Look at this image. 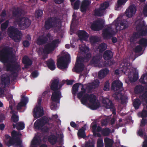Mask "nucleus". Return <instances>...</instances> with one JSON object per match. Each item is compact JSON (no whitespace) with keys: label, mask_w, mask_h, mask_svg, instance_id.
<instances>
[{"label":"nucleus","mask_w":147,"mask_h":147,"mask_svg":"<svg viewBox=\"0 0 147 147\" xmlns=\"http://www.w3.org/2000/svg\"><path fill=\"white\" fill-rule=\"evenodd\" d=\"M12 49L11 48L8 46H5L0 51V61L4 63H7L5 65L7 71H10L13 75L15 74L16 72H18L20 68V65L17 62L13 63L15 58L13 56L11 57V63H8L9 56L13 53Z\"/></svg>","instance_id":"1"},{"label":"nucleus","mask_w":147,"mask_h":147,"mask_svg":"<svg viewBox=\"0 0 147 147\" xmlns=\"http://www.w3.org/2000/svg\"><path fill=\"white\" fill-rule=\"evenodd\" d=\"M136 31L133 33L132 36L130 38V41L132 42L135 39L141 37V36H145L147 33V25H146L144 21L138 24L136 26Z\"/></svg>","instance_id":"2"},{"label":"nucleus","mask_w":147,"mask_h":147,"mask_svg":"<svg viewBox=\"0 0 147 147\" xmlns=\"http://www.w3.org/2000/svg\"><path fill=\"white\" fill-rule=\"evenodd\" d=\"M7 34L15 42L20 41L21 39L22 34L21 31L13 26L8 27Z\"/></svg>","instance_id":"3"},{"label":"nucleus","mask_w":147,"mask_h":147,"mask_svg":"<svg viewBox=\"0 0 147 147\" xmlns=\"http://www.w3.org/2000/svg\"><path fill=\"white\" fill-rule=\"evenodd\" d=\"M61 23L60 18L56 17L48 18L45 22L44 27L46 30L57 27Z\"/></svg>","instance_id":"4"},{"label":"nucleus","mask_w":147,"mask_h":147,"mask_svg":"<svg viewBox=\"0 0 147 147\" xmlns=\"http://www.w3.org/2000/svg\"><path fill=\"white\" fill-rule=\"evenodd\" d=\"M70 55L68 54L60 57L57 60V66L60 69H63L68 66V64L70 62Z\"/></svg>","instance_id":"5"},{"label":"nucleus","mask_w":147,"mask_h":147,"mask_svg":"<svg viewBox=\"0 0 147 147\" xmlns=\"http://www.w3.org/2000/svg\"><path fill=\"white\" fill-rule=\"evenodd\" d=\"M59 39H55L53 40L51 42L46 44L44 47L43 51L44 53L49 54L54 51L58 46L57 44L59 43Z\"/></svg>","instance_id":"6"},{"label":"nucleus","mask_w":147,"mask_h":147,"mask_svg":"<svg viewBox=\"0 0 147 147\" xmlns=\"http://www.w3.org/2000/svg\"><path fill=\"white\" fill-rule=\"evenodd\" d=\"M109 6V3L105 1L100 4L99 8H95L94 11V15L95 16L102 17L104 16V14L106 9Z\"/></svg>","instance_id":"7"},{"label":"nucleus","mask_w":147,"mask_h":147,"mask_svg":"<svg viewBox=\"0 0 147 147\" xmlns=\"http://www.w3.org/2000/svg\"><path fill=\"white\" fill-rule=\"evenodd\" d=\"M17 22L19 26L23 30L28 28L31 24L30 20L27 18H20Z\"/></svg>","instance_id":"8"},{"label":"nucleus","mask_w":147,"mask_h":147,"mask_svg":"<svg viewBox=\"0 0 147 147\" xmlns=\"http://www.w3.org/2000/svg\"><path fill=\"white\" fill-rule=\"evenodd\" d=\"M117 18L116 20L114 22V23L116 29L117 30H121L125 29L127 28L128 26V22L125 20L122 21L118 20Z\"/></svg>","instance_id":"9"},{"label":"nucleus","mask_w":147,"mask_h":147,"mask_svg":"<svg viewBox=\"0 0 147 147\" xmlns=\"http://www.w3.org/2000/svg\"><path fill=\"white\" fill-rule=\"evenodd\" d=\"M50 36L51 35L49 33L40 36L37 39V44L39 45H41L47 43L48 40V39Z\"/></svg>","instance_id":"10"},{"label":"nucleus","mask_w":147,"mask_h":147,"mask_svg":"<svg viewBox=\"0 0 147 147\" xmlns=\"http://www.w3.org/2000/svg\"><path fill=\"white\" fill-rule=\"evenodd\" d=\"M113 30L111 27L104 29L102 31V35L105 39H109L113 36Z\"/></svg>","instance_id":"11"},{"label":"nucleus","mask_w":147,"mask_h":147,"mask_svg":"<svg viewBox=\"0 0 147 147\" xmlns=\"http://www.w3.org/2000/svg\"><path fill=\"white\" fill-rule=\"evenodd\" d=\"M123 84L119 80L114 81L112 83L111 89L114 91H121L123 90Z\"/></svg>","instance_id":"12"},{"label":"nucleus","mask_w":147,"mask_h":147,"mask_svg":"<svg viewBox=\"0 0 147 147\" xmlns=\"http://www.w3.org/2000/svg\"><path fill=\"white\" fill-rule=\"evenodd\" d=\"M137 11V8L134 5H130L125 11L126 16L128 18L132 17Z\"/></svg>","instance_id":"13"},{"label":"nucleus","mask_w":147,"mask_h":147,"mask_svg":"<svg viewBox=\"0 0 147 147\" xmlns=\"http://www.w3.org/2000/svg\"><path fill=\"white\" fill-rule=\"evenodd\" d=\"M4 142L5 145L8 147L13 145H15V147H23L22 143L19 144L11 138L9 140H4Z\"/></svg>","instance_id":"14"},{"label":"nucleus","mask_w":147,"mask_h":147,"mask_svg":"<svg viewBox=\"0 0 147 147\" xmlns=\"http://www.w3.org/2000/svg\"><path fill=\"white\" fill-rule=\"evenodd\" d=\"M103 103L105 105V108L107 109H110L113 112L114 114H116L115 109L114 105L112 101L108 98H107L105 100H103Z\"/></svg>","instance_id":"15"},{"label":"nucleus","mask_w":147,"mask_h":147,"mask_svg":"<svg viewBox=\"0 0 147 147\" xmlns=\"http://www.w3.org/2000/svg\"><path fill=\"white\" fill-rule=\"evenodd\" d=\"M33 112L34 117L36 119L42 117L44 114L43 109L40 107L35 108Z\"/></svg>","instance_id":"16"},{"label":"nucleus","mask_w":147,"mask_h":147,"mask_svg":"<svg viewBox=\"0 0 147 147\" xmlns=\"http://www.w3.org/2000/svg\"><path fill=\"white\" fill-rule=\"evenodd\" d=\"M91 127L92 128L93 133V135L94 137L97 136L98 137H100L101 135L99 133H97L96 132H99L101 130V127L100 126L97 127L96 123L93 124L92 123L91 125Z\"/></svg>","instance_id":"17"},{"label":"nucleus","mask_w":147,"mask_h":147,"mask_svg":"<svg viewBox=\"0 0 147 147\" xmlns=\"http://www.w3.org/2000/svg\"><path fill=\"white\" fill-rule=\"evenodd\" d=\"M54 92H52L51 99L53 102H57L59 101L61 96V92L60 90H53Z\"/></svg>","instance_id":"18"},{"label":"nucleus","mask_w":147,"mask_h":147,"mask_svg":"<svg viewBox=\"0 0 147 147\" xmlns=\"http://www.w3.org/2000/svg\"><path fill=\"white\" fill-rule=\"evenodd\" d=\"M22 63L25 65L24 67L22 68L23 69H27L32 63V60L26 55L24 56L23 57Z\"/></svg>","instance_id":"19"},{"label":"nucleus","mask_w":147,"mask_h":147,"mask_svg":"<svg viewBox=\"0 0 147 147\" xmlns=\"http://www.w3.org/2000/svg\"><path fill=\"white\" fill-rule=\"evenodd\" d=\"M78 36L81 40H86L88 38V34L84 30H79L77 32Z\"/></svg>","instance_id":"20"},{"label":"nucleus","mask_w":147,"mask_h":147,"mask_svg":"<svg viewBox=\"0 0 147 147\" xmlns=\"http://www.w3.org/2000/svg\"><path fill=\"white\" fill-rule=\"evenodd\" d=\"M28 98L24 96L22 97L21 101L18 104L17 106V109L18 110H20L22 107H25L28 102Z\"/></svg>","instance_id":"21"},{"label":"nucleus","mask_w":147,"mask_h":147,"mask_svg":"<svg viewBox=\"0 0 147 147\" xmlns=\"http://www.w3.org/2000/svg\"><path fill=\"white\" fill-rule=\"evenodd\" d=\"M91 3L90 1L88 0H84L82 3L80 7L81 11L82 12H85L86 9Z\"/></svg>","instance_id":"22"},{"label":"nucleus","mask_w":147,"mask_h":147,"mask_svg":"<svg viewBox=\"0 0 147 147\" xmlns=\"http://www.w3.org/2000/svg\"><path fill=\"white\" fill-rule=\"evenodd\" d=\"M84 65L83 63H79L76 62L75 66L74 68L75 71L77 73L82 72L84 69Z\"/></svg>","instance_id":"23"},{"label":"nucleus","mask_w":147,"mask_h":147,"mask_svg":"<svg viewBox=\"0 0 147 147\" xmlns=\"http://www.w3.org/2000/svg\"><path fill=\"white\" fill-rule=\"evenodd\" d=\"M10 82V79L9 77L7 76H1V84L3 86L4 88H5L8 85Z\"/></svg>","instance_id":"24"},{"label":"nucleus","mask_w":147,"mask_h":147,"mask_svg":"<svg viewBox=\"0 0 147 147\" xmlns=\"http://www.w3.org/2000/svg\"><path fill=\"white\" fill-rule=\"evenodd\" d=\"M113 55V52L111 50L105 51L103 53V57L105 60H109L112 59Z\"/></svg>","instance_id":"25"},{"label":"nucleus","mask_w":147,"mask_h":147,"mask_svg":"<svg viewBox=\"0 0 147 147\" xmlns=\"http://www.w3.org/2000/svg\"><path fill=\"white\" fill-rule=\"evenodd\" d=\"M59 80L58 79H55L52 80L50 86L52 90H58Z\"/></svg>","instance_id":"26"},{"label":"nucleus","mask_w":147,"mask_h":147,"mask_svg":"<svg viewBox=\"0 0 147 147\" xmlns=\"http://www.w3.org/2000/svg\"><path fill=\"white\" fill-rule=\"evenodd\" d=\"M46 64L48 68L51 70H53L55 68V63L52 59H50L47 60Z\"/></svg>","instance_id":"27"},{"label":"nucleus","mask_w":147,"mask_h":147,"mask_svg":"<svg viewBox=\"0 0 147 147\" xmlns=\"http://www.w3.org/2000/svg\"><path fill=\"white\" fill-rule=\"evenodd\" d=\"M108 69L106 68L101 70L98 73V78L102 79L104 78L109 73Z\"/></svg>","instance_id":"28"},{"label":"nucleus","mask_w":147,"mask_h":147,"mask_svg":"<svg viewBox=\"0 0 147 147\" xmlns=\"http://www.w3.org/2000/svg\"><path fill=\"white\" fill-rule=\"evenodd\" d=\"M11 138L15 140L19 144L22 143V141L20 138L18 136V134L16 131H13L11 133Z\"/></svg>","instance_id":"29"},{"label":"nucleus","mask_w":147,"mask_h":147,"mask_svg":"<svg viewBox=\"0 0 147 147\" xmlns=\"http://www.w3.org/2000/svg\"><path fill=\"white\" fill-rule=\"evenodd\" d=\"M101 58L102 56L100 55L99 54L96 55L93 57L91 62L94 64L98 65Z\"/></svg>","instance_id":"30"},{"label":"nucleus","mask_w":147,"mask_h":147,"mask_svg":"<svg viewBox=\"0 0 147 147\" xmlns=\"http://www.w3.org/2000/svg\"><path fill=\"white\" fill-rule=\"evenodd\" d=\"M48 140L51 144L54 145L57 142V137L54 134H51L48 136Z\"/></svg>","instance_id":"31"},{"label":"nucleus","mask_w":147,"mask_h":147,"mask_svg":"<svg viewBox=\"0 0 147 147\" xmlns=\"http://www.w3.org/2000/svg\"><path fill=\"white\" fill-rule=\"evenodd\" d=\"M86 130V128L84 127H82L81 129H80L78 132V137L82 138H85L86 137L85 132Z\"/></svg>","instance_id":"32"},{"label":"nucleus","mask_w":147,"mask_h":147,"mask_svg":"<svg viewBox=\"0 0 147 147\" xmlns=\"http://www.w3.org/2000/svg\"><path fill=\"white\" fill-rule=\"evenodd\" d=\"M91 28L92 30L97 31L100 29V23L99 21L95 22L93 23L91 26Z\"/></svg>","instance_id":"33"},{"label":"nucleus","mask_w":147,"mask_h":147,"mask_svg":"<svg viewBox=\"0 0 147 147\" xmlns=\"http://www.w3.org/2000/svg\"><path fill=\"white\" fill-rule=\"evenodd\" d=\"M22 14L21 11L18 9H13L12 11V16L14 18H18Z\"/></svg>","instance_id":"34"},{"label":"nucleus","mask_w":147,"mask_h":147,"mask_svg":"<svg viewBox=\"0 0 147 147\" xmlns=\"http://www.w3.org/2000/svg\"><path fill=\"white\" fill-rule=\"evenodd\" d=\"M144 90V87L141 85H139L136 86L134 89V91L136 94H139L142 92Z\"/></svg>","instance_id":"35"},{"label":"nucleus","mask_w":147,"mask_h":147,"mask_svg":"<svg viewBox=\"0 0 147 147\" xmlns=\"http://www.w3.org/2000/svg\"><path fill=\"white\" fill-rule=\"evenodd\" d=\"M100 131L102 136H107L111 132V129L108 127L103 128L102 129L101 128V130Z\"/></svg>","instance_id":"36"},{"label":"nucleus","mask_w":147,"mask_h":147,"mask_svg":"<svg viewBox=\"0 0 147 147\" xmlns=\"http://www.w3.org/2000/svg\"><path fill=\"white\" fill-rule=\"evenodd\" d=\"M107 45L105 43H102L100 44L97 49L100 53H102L107 49Z\"/></svg>","instance_id":"37"},{"label":"nucleus","mask_w":147,"mask_h":147,"mask_svg":"<svg viewBox=\"0 0 147 147\" xmlns=\"http://www.w3.org/2000/svg\"><path fill=\"white\" fill-rule=\"evenodd\" d=\"M80 83H77L74 84L72 88V93L74 95H75L78 92Z\"/></svg>","instance_id":"38"},{"label":"nucleus","mask_w":147,"mask_h":147,"mask_svg":"<svg viewBox=\"0 0 147 147\" xmlns=\"http://www.w3.org/2000/svg\"><path fill=\"white\" fill-rule=\"evenodd\" d=\"M141 104L140 100L138 98H136L134 100L133 102V106L135 109H139V106Z\"/></svg>","instance_id":"39"},{"label":"nucleus","mask_w":147,"mask_h":147,"mask_svg":"<svg viewBox=\"0 0 147 147\" xmlns=\"http://www.w3.org/2000/svg\"><path fill=\"white\" fill-rule=\"evenodd\" d=\"M80 85L82 86L81 91L77 94V97L79 99H80L82 97L86 91V89L84 88V85L82 84H80Z\"/></svg>","instance_id":"40"},{"label":"nucleus","mask_w":147,"mask_h":147,"mask_svg":"<svg viewBox=\"0 0 147 147\" xmlns=\"http://www.w3.org/2000/svg\"><path fill=\"white\" fill-rule=\"evenodd\" d=\"M138 78V74L137 71H135L133 74V77H130L129 80L131 82L136 81Z\"/></svg>","instance_id":"41"},{"label":"nucleus","mask_w":147,"mask_h":147,"mask_svg":"<svg viewBox=\"0 0 147 147\" xmlns=\"http://www.w3.org/2000/svg\"><path fill=\"white\" fill-rule=\"evenodd\" d=\"M105 147L112 146L113 143V140L108 138H106L104 139Z\"/></svg>","instance_id":"42"},{"label":"nucleus","mask_w":147,"mask_h":147,"mask_svg":"<svg viewBox=\"0 0 147 147\" xmlns=\"http://www.w3.org/2000/svg\"><path fill=\"white\" fill-rule=\"evenodd\" d=\"M138 43L143 47L147 46V39L145 38H142L139 41Z\"/></svg>","instance_id":"43"},{"label":"nucleus","mask_w":147,"mask_h":147,"mask_svg":"<svg viewBox=\"0 0 147 147\" xmlns=\"http://www.w3.org/2000/svg\"><path fill=\"white\" fill-rule=\"evenodd\" d=\"M89 95L88 94H86L83 95L82 97L81 98V102L82 104H85L89 100Z\"/></svg>","instance_id":"44"},{"label":"nucleus","mask_w":147,"mask_h":147,"mask_svg":"<svg viewBox=\"0 0 147 147\" xmlns=\"http://www.w3.org/2000/svg\"><path fill=\"white\" fill-rule=\"evenodd\" d=\"M34 126L35 128L38 129H41L43 126L38 119L34 123Z\"/></svg>","instance_id":"45"},{"label":"nucleus","mask_w":147,"mask_h":147,"mask_svg":"<svg viewBox=\"0 0 147 147\" xmlns=\"http://www.w3.org/2000/svg\"><path fill=\"white\" fill-rule=\"evenodd\" d=\"M38 120L43 126L49 122L48 118L46 117H43Z\"/></svg>","instance_id":"46"},{"label":"nucleus","mask_w":147,"mask_h":147,"mask_svg":"<svg viewBox=\"0 0 147 147\" xmlns=\"http://www.w3.org/2000/svg\"><path fill=\"white\" fill-rule=\"evenodd\" d=\"M88 100L90 103H95L96 100V96L93 94L89 95Z\"/></svg>","instance_id":"47"},{"label":"nucleus","mask_w":147,"mask_h":147,"mask_svg":"<svg viewBox=\"0 0 147 147\" xmlns=\"http://www.w3.org/2000/svg\"><path fill=\"white\" fill-rule=\"evenodd\" d=\"M11 119L12 122L16 123L19 121V117L15 113H13L12 115Z\"/></svg>","instance_id":"48"},{"label":"nucleus","mask_w":147,"mask_h":147,"mask_svg":"<svg viewBox=\"0 0 147 147\" xmlns=\"http://www.w3.org/2000/svg\"><path fill=\"white\" fill-rule=\"evenodd\" d=\"M9 23V20H7L5 22L2 23L1 26V30L2 31L5 30L8 26Z\"/></svg>","instance_id":"49"},{"label":"nucleus","mask_w":147,"mask_h":147,"mask_svg":"<svg viewBox=\"0 0 147 147\" xmlns=\"http://www.w3.org/2000/svg\"><path fill=\"white\" fill-rule=\"evenodd\" d=\"M99 38L96 36H93L90 38V41L92 44H95L99 41Z\"/></svg>","instance_id":"50"},{"label":"nucleus","mask_w":147,"mask_h":147,"mask_svg":"<svg viewBox=\"0 0 147 147\" xmlns=\"http://www.w3.org/2000/svg\"><path fill=\"white\" fill-rule=\"evenodd\" d=\"M24 124L22 122H19L16 123V129L18 130H22L24 128Z\"/></svg>","instance_id":"51"},{"label":"nucleus","mask_w":147,"mask_h":147,"mask_svg":"<svg viewBox=\"0 0 147 147\" xmlns=\"http://www.w3.org/2000/svg\"><path fill=\"white\" fill-rule=\"evenodd\" d=\"M41 141V140L40 139L37 137H34L32 142V144L34 145H38L40 144Z\"/></svg>","instance_id":"52"},{"label":"nucleus","mask_w":147,"mask_h":147,"mask_svg":"<svg viewBox=\"0 0 147 147\" xmlns=\"http://www.w3.org/2000/svg\"><path fill=\"white\" fill-rule=\"evenodd\" d=\"M43 14V11L41 9H38L36 10L35 13V16L37 18H41Z\"/></svg>","instance_id":"53"},{"label":"nucleus","mask_w":147,"mask_h":147,"mask_svg":"<svg viewBox=\"0 0 147 147\" xmlns=\"http://www.w3.org/2000/svg\"><path fill=\"white\" fill-rule=\"evenodd\" d=\"M128 99L127 96L122 95L121 97V104L122 105L126 104L127 102Z\"/></svg>","instance_id":"54"},{"label":"nucleus","mask_w":147,"mask_h":147,"mask_svg":"<svg viewBox=\"0 0 147 147\" xmlns=\"http://www.w3.org/2000/svg\"><path fill=\"white\" fill-rule=\"evenodd\" d=\"M128 0H118L117 1V7L118 8L124 5Z\"/></svg>","instance_id":"55"},{"label":"nucleus","mask_w":147,"mask_h":147,"mask_svg":"<svg viewBox=\"0 0 147 147\" xmlns=\"http://www.w3.org/2000/svg\"><path fill=\"white\" fill-rule=\"evenodd\" d=\"M140 98L143 100L147 101V90L145 91L142 94L140 95Z\"/></svg>","instance_id":"56"},{"label":"nucleus","mask_w":147,"mask_h":147,"mask_svg":"<svg viewBox=\"0 0 147 147\" xmlns=\"http://www.w3.org/2000/svg\"><path fill=\"white\" fill-rule=\"evenodd\" d=\"M80 1L79 0H77L74 3L73 5V8L74 9H78L79 8Z\"/></svg>","instance_id":"57"},{"label":"nucleus","mask_w":147,"mask_h":147,"mask_svg":"<svg viewBox=\"0 0 147 147\" xmlns=\"http://www.w3.org/2000/svg\"><path fill=\"white\" fill-rule=\"evenodd\" d=\"M109 89V84L108 81H106L105 83L103 90L105 91H108Z\"/></svg>","instance_id":"58"},{"label":"nucleus","mask_w":147,"mask_h":147,"mask_svg":"<svg viewBox=\"0 0 147 147\" xmlns=\"http://www.w3.org/2000/svg\"><path fill=\"white\" fill-rule=\"evenodd\" d=\"M103 140L101 138H99L97 141V147H103Z\"/></svg>","instance_id":"59"},{"label":"nucleus","mask_w":147,"mask_h":147,"mask_svg":"<svg viewBox=\"0 0 147 147\" xmlns=\"http://www.w3.org/2000/svg\"><path fill=\"white\" fill-rule=\"evenodd\" d=\"M86 61V60L84 57H77L76 62L79 63H83Z\"/></svg>","instance_id":"60"},{"label":"nucleus","mask_w":147,"mask_h":147,"mask_svg":"<svg viewBox=\"0 0 147 147\" xmlns=\"http://www.w3.org/2000/svg\"><path fill=\"white\" fill-rule=\"evenodd\" d=\"M82 147H94V144L93 143L90 142H86L84 146Z\"/></svg>","instance_id":"61"},{"label":"nucleus","mask_w":147,"mask_h":147,"mask_svg":"<svg viewBox=\"0 0 147 147\" xmlns=\"http://www.w3.org/2000/svg\"><path fill=\"white\" fill-rule=\"evenodd\" d=\"M142 49V48L140 45H138L135 47L134 51L136 53H138L140 52Z\"/></svg>","instance_id":"62"},{"label":"nucleus","mask_w":147,"mask_h":147,"mask_svg":"<svg viewBox=\"0 0 147 147\" xmlns=\"http://www.w3.org/2000/svg\"><path fill=\"white\" fill-rule=\"evenodd\" d=\"M145 76V74H144L141 76L140 79H139V81L141 83L146 84V82L144 80V78Z\"/></svg>","instance_id":"63"},{"label":"nucleus","mask_w":147,"mask_h":147,"mask_svg":"<svg viewBox=\"0 0 147 147\" xmlns=\"http://www.w3.org/2000/svg\"><path fill=\"white\" fill-rule=\"evenodd\" d=\"M99 81L98 80H95L91 83V85L93 87V88H95L98 87V83Z\"/></svg>","instance_id":"64"}]
</instances>
